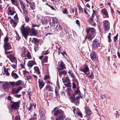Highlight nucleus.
<instances>
[{
  "label": "nucleus",
  "instance_id": "1",
  "mask_svg": "<svg viewBox=\"0 0 120 120\" xmlns=\"http://www.w3.org/2000/svg\"><path fill=\"white\" fill-rule=\"evenodd\" d=\"M24 25V24L22 25L20 29L22 35L26 40L27 39V37L29 35H31L33 34H36L37 31L34 28H32V32L30 28L27 27L25 28Z\"/></svg>",
  "mask_w": 120,
  "mask_h": 120
},
{
  "label": "nucleus",
  "instance_id": "2",
  "mask_svg": "<svg viewBox=\"0 0 120 120\" xmlns=\"http://www.w3.org/2000/svg\"><path fill=\"white\" fill-rule=\"evenodd\" d=\"M4 47L6 50H10L11 49L10 45L9 43L8 37L7 36L4 38Z\"/></svg>",
  "mask_w": 120,
  "mask_h": 120
},
{
  "label": "nucleus",
  "instance_id": "3",
  "mask_svg": "<svg viewBox=\"0 0 120 120\" xmlns=\"http://www.w3.org/2000/svg\"><path fill=\"white\" fill-rule=\"evenodd\" d=\"M20 101L16 102H13L11 106V107L12 110L16 109H18L19 107Z\"/></svg>",
  "mask_w": 120,
  "mask_h": 120
},
{
  "label": "nucleus",
  "instance_id": "4",
  "mask_svg": "<svg viewBox=\"0 0 120 120\" xmlns=\"http://www.w3.org/2000/svg\"><path fill=\"white\" fill-rule=\"evenodd\" d=\"M103 22L104 27V31H109L110 29V24L108 21L107 20H105Z\"/></svg>",
  "mask_w": 120,
  "mask_h": 120
},
{
  "label": "nucleus",
  "instance_id": "5",
  "mask_svg": "<svg viewBox=\"0 0 120 120\" xmlns=\"http://www.w3.org/2000/svg\"><path fill=\"white\" fill-rule=\"evenodd\" d=\"M79 96H77L76 98L75 99H74L73 97H71L70 100L72 102H74L76 105H77L79 104Z\"/></svg>",
  "mask_w": 120,
  "mask_h": 120
},
{
  "label": "nucleus",
  "instance_id": "6",
  "mask_svg": "<svg viewBox=\"0 0 120 120\" xmlns=\"http://www.w3.org/2000/svg\"><path fill=\"white\" fill-rule=\"evenodd\" d=\"M74 113L76 115L79 116L81 117H82V115L81 112H80V111L78 108L76 109V108H74L73 110Z\"/></svg>",
  "mask_w": 120,
  "mask_h": 120
},
{
  "label": "nucleus",
  "instance_id": "7",
  "mask_svg": "<svg viewBox=\"0 0 120 120\" xmlns=\"http://www.w3.org/2000/svg\"><path fill=\"white\" fill-rule=\"evenodd\" d=\"M79 70L80 71H82L83 72L86 74H89V70L87 65H86L84 68L80 69Z\"/></svg>",
  "mask_w": 120,
  "mask_h": 120
},
{
  "label": "nucleus",
  "instance_id": "8",
  "mask_svg": "<svg viewBox=\"0 0 120 120\" xmlns=\"http://www.w3.org/2000/svg\"><path fill=\"white\" fill-rule=\"evenodd\" d=\"M20 3L21 6V7L22 9L23 12L26 15H27V12L25 8V6L24 5L23 2L20 1Z\"/></svg>",
  "mask_w": 120,
  "mask_h": 120
},
{
  "label": "nucleus",
  "instance_id": "9",
  "mask_svg": "<svg viewBox=\"0 0 120 120\" xmlns=\"http://www.w3.org/2000/svg\"><path fill=\"white\" fill-rule=\"evenodd\" d=\"M22 88V87H18L17 89L14 88L12 89L11 93L12 94H14L18 93L19 91Z\"/></svg>",
  "mask_w": 120,
  "mask_h": 120
},
{
  "label": "nucleus",
  "instance_id": "10",
  "mask_svg": "<svg viewBox=\"0 0 120 120\" xmlns=\"http://www.w3.org/2000/svg\"><path fill=\"white\" fill-rule=\"evenodd\" d=\"M90 58L92 60H95L97 59L98 57L95 52H91L90 54Z\"/></svg>",
  "mask_w": 120,
  "mask_h": 120
},
{
  "label": "nucleus",
  "instance_id": "11",
  "mask_svg": "<svg viewBox=\"0 0 120 120\" xmlns=\"http://www.w3.org/2000/svg\"><path fill=\"white\" fill-rule=\"evenodd\" d=\"M36 64V63L35 60H32L28 62L27 66L31 68L34 65Z\"/></svg>",
  "mask_w": 120,
  "mask_h": 120
},
{
  "label": "nucleus",
  "instance_id": "12",
  "mask_svg": "<svg viewBox=\"0 0 120 120\" xmlns=\"http://www.w3.org/2000/svg\"><path fill=\"white\" fill-rule=\"evenodd\" d=\"M65 118V115L63 114H60L57 116L56 120H63Z\"/></svg>",
  "mask_w": 120,
  "mask_h": 120
},
{
  "label": "nucleus",
  "instance_id": "13",
  "mask_svg": "<svg viewBox=\"0 0 120 120\" xmlns=\"http://www.w3.org/2000/svg\"><path fill=\"white\" fill-rule=\"evenodd\" d=\"M26 3L29 4L32 10H34V9L35 5L34 3L33 2H30L28 0H26Z\"/></svg>",
  "mask_w": 120,
  "mask_h": 120
},
{
  "label": "nucleus",
  "instance_id": "14",
  "mask_svg": "<svg viewBox=\"0 0 120 120\" xmlns=\"http://www.w3.org/2000/svg\"><path fill=\"white\" fill-rule=\"evenodd\" d=\"M38 82L40 89H41L44 86L45 83L43 80H40L39 79L38 80Z\"/></svg>",
  "mask_w": 120,
  "mask_h": 120
},
{
  "label": "nucleus",
  "instance_id": "15",
  "mask_svg": "<svg viewBox=\"0 0 120 120\" xmlns=\"http://www.w3.org/2000/svg\"><path fill=\"white\" fill-rule=\"evenodd\" d=\"M93 47L94 48H97L99 46V44L98 42L95 40L93 42Z\"/></svg>",
  "mask_w": 120,
  "mask_h": 120
},
{
  "label": "nucleus",
  "instance_id": "16",
  "mask_svg": "<svg viewBox=\"0 0 120 120\" xmlns=\"http://www.w3.org/2000/svg\"><path fill=\"white\" fill-rule=\"evenodd\" d=\"M9 58L12 62L16 63L17 62L16 58L12 55H11L9 56Z\"/></svg>",
  "mask_w": 120,
  "mask_h": 120
},
{
  "label": "nucleus",
  "instance_id": "17",
  "mask_svg": "<svg viewBox=\"0 0 120 120\" xmlns=\"http://www.w3.org/2000/svg\"><path fill=\"white\" fill-rule=\"evenodd\" d=\"M7 12L8 14L11 15H13L14 14L16 13L15 11H12L10 8H8L7 10Z\"/></svg>",
  "mask_w": 120,
  "mask_h": 120
},
{
  "label": "nucleus",
  "instance_id": "18",
  "mask_svg": "<svg viewBox=\"0 0 120 120\" xmlns=\"http://www.w3.org/2000/svg\"><path fill=\"white\" fill-rule=\"evenodd\" d=\"M101 14L103 15H105L107 18H109V16L107 12L105 9H103L101 10Z\"/></svg>",
  "mask_w": 120,
  "mask_h": 120
},
{
  "label": "nucleus",
  "instance_id": "19",
  "mask_svg": "<svg viewBox=\"0 0 120 120\" xmlns=\"http://www.w3.org/2000/svg\"><path fill=\"white\" fill-rule=\"evenodd\" d=\"M46 90L49 91H53V88L49 85H47L46 86Z\"/></svg>",
  "mask_w": 120,
  "mask_h": 120
},
{
  "label": "nucleus",
  "instance_id": "20",
  "mask_svg": "<svg viewBox=\"0 0 120 120\" xmlns=\"http://www.w3.org/2000/svg\"><path fill=\"white\" fill-rule=\"evenodd\" d=\"M87 29L88 30L87 31V33H88L89 31H90L93 34V33L94 34V33L95 32V30L93 28H88Z\"/></svg>",
  "mask_w": 120,
  "mask_h": 120
},
{
  "label": "nucleus",
  "instance_id": "21",
  "mask_svg": "<svg viewBox=\"0 0 120 120\" xmlns=\"http://www.w3.org/2000/svg\"><path fill=\"white\" fill-rule=\"evenodd\" d=\"M27 52V51L26 49L25 48H23L22 49V51L21 54V56L23 57H26V53Z\"/></svg>",
  "mask_w": 120,
  "mask_h": 120
},
{
  "label": "nucleus",
  "instance_id": "22",
  "mask_svg": "<svg viewBox=\"0 0 120 120\" xmlns=\"http://www.w3.org/2000/svg\"><path fill=\"white\" fill-rule=\"evenodd\" d=\"M60 67L61 68H58V71H59L60 70H61L62 69H63L66 68L65 67V65L63 63V62L62 61L61 62V63L60 65Z\"/></svg>",
  "mask_w": 120,
  "mask_h": 120
},
{
  "label": "nucleus",
  "instance_id": "23",
  "mask_svg": "<svg viewBox=\"0 0 120 120\" xmlns=\"http://www.w3.org/2000/svg\"><path fill=\"white\" fill-rule=\"evenodd\" d=\"M67 72L65 70H64L60 71L59 73V75L61 77L62 75H64V76L66 74Z\"/></svg>",
  "mask_w": 120,
  "mask_h": 120
},
{
  "label": "nucleus",
  "instance_id": "24",
  "mask_svg": "<svg viewBox=\"0 0 120 120\" xmlns=\"http://www.w3.org/2000/svg\"><path fill=\"white\" fill-rule=\"evenodd\" d=\"M85 110V112L87 115H90L91 114V111L87 107H86Z\"/></svg>",
  "mask_w": 120,
  "mask_h": 120
},
{
  "label": "nucleus",
  "instance_id": "25",
  "mask_svg": "<svg viewBox=\"0 0 120 120\" xmlns=\"http://www.w3.org/2000/svg\"><path fill=\"white\" fill-rule=\"evenodd\" d=\"M10 23L13 24L14 27H15L16 26L17 23L12 19H10Z\"/></svg>",
  "mask_w": 120,
  "mask_h": 120
},
{
  "label": "nucleus",
  "instance_id": "26",
  "mask_svg": "<svg viewBox=\"0 0 120 120\" xmlns=\"http://www.w3.org/2000/svg\"><path fill=\"white\" fill-rule=\"evenodd\" d=\"M11 75L12 77L15 79L19 77L18 75L16 73H14L13 71L12 72Z\"/></svg>",
  "mask_w": 120,
  "mask_h": 120
},
{
  "label": "nucleus",
  "instance_id": "27",
  "mask_svg": "<svg viewBox=\"0 0 120 120\" xmlns=\"http://www.w3.org/2000/svg\"><path fill=\"white\" fill-rule=\"evenodd\" d=\"M23 82L21 80H19L15 82V86H17L22 84Z\"/></svg>",
  "mask_w": 120,
  "mask_h": 120
},
{
  "label": "nucleus",
  "instance_id": "28",
  "mask_svg": "<svg viewBox=\"0 0 120 120\" xmlns=\"http://www.w3.org/2000/svg\"><path fill=\"white\" fill-rule=\"evenodd\" d=\"M9 86V85L8 82H6L3 85V88L4 89L8 88Z\"/></svg>",
  "mask_w": 120,
  "mask_h": 120
},
{
  "label": "nucleus",
  "instance_id": "29",
  "mask_svg": "<svg viewBox=\"0 0 120 120\" xmlns=\"http://www.w3.org/2000/svg\"><path fill=\"white\" fill-rule=\"evenodd\" d=\"M94 37L93 35L92 36L91 35L88 34L85 37V38H87L89 40H91Z\"/></svg>",
  "mask_w": 120,
  "mask_h": 120
},
{
  "label": "nucleus",
  "instance_id": "30",
  "mask_svg": "<svg viewBox=\"0 0 120 120\" xmlns=\"http://www.w3.org/2000/svg\"><path fill=\"white\" fill-rule=\"evenodd\" d=\"M26 57L29 59H31L32 58V56L30 53L29 52H27L26 54Z\"/></svg>",
  "mask_w": 120,
  "mask_h": 120
},
{
  "label": "nucleus",
  "instance_id": "31",
  "mask_svg": "<svg viewBox=\"0 0 120 120\" xmlns=\"http://www.w3.org/2000/svg\"><path fill=\"white\" fill-rule=\"evenodd\" d=\"M34 68L35 71L36 73L38 74H40V73L39 71V69L38 67L36 66Z\"/></svg>",
  "mask_w": 120,
  "mask_h": 120
},
{
  "label": "nucleus",
  "instance_id": "32",
  "mask_svg": "<svg viewBox=\"0 0 120 120\" xmlns=\"http://www.w3.org/2000/svg\"><path fill=\"white\" fill-rule=\"evenodd\" d=\"M12 3L16 6H17L19 4L17 0H11Z\"/></svg>",
  "mask_w": 120,
  "mask_h": 120
},
{
  "label": "nucleus",
  "instance_id": "33",
  "mask_svg": "<svg viewBox=\"0 0 120 120\" xmlns=\"http://www.w3.org/2000/svg\"><path fill=\"white\" fill-rule=\"evenodd\" d=\"M94 13H93L92 15V16L91 17H90L88 19V22L89 23H90V24H91L92 22V21L93 20V18Z\"/></svg>",
  "mask_w": 120,
  "mask_h": 120
},
{
  "label": "nucleus",
  "instance_id": "34",
  "mask_svg": "<svg viewBox=\"0 0 120 120\" xmlns=\"http://www.w3.org/2000/svg\"><path fill=\"white\" fill-rule=\"evenodd\" d=\"M62 81L64 83L68 82L69 81V79L68 77H66L65 79L62 78Z\"/></svg>",
  "mask_w": 120,
  "mask_h": 120
},
{
  "label": "nucleus",
  "instance_id": "35",
  "mask_svg": "<svg viewBox=\"0 0 120 120\" xmlns=\"http://www.w3.org/2000/svg\"><path fill=\"white\" fill-rule=\"evenodd\" d=\"M4 74H5L6 75H9V73L8 71V69H6L5 67H4Z\"/></svg>",
  "mask_w": 120,
  "mask_h": 120
},
{
  "label": "nucleus",
  "instance_id": "36",
  "mask_svg": "<svg viewBox=\"0 0 120 120\" xmlns=\"http://www.w3.org/2000/svg\"><path fill=\"white\" fill-rule=\"evenodd\" d=\"M60 112L61 111L60 110H57L55 111L54 115L56 116L59 113H60Z\"/></svg>",
  "mask_w": 120,
  "mask_h": 120
},
{
  "label": "nucleus",
  "instance_id": "37",
  "mask_svg": "<svg viewBox=\"0 0 120 120\" xmlns=\"http://www.w3.org/2000/svg\"><path fill=\"white\" fill-rule=\"evenodd\" d=\"M34 106V105L33 104H30L29 107L28 108V110L30 111L32 110Z\"/></svg>",
  "mask_w": 120,
  "mask_h": 120
},
{
  "label": "nucleus",
  "instance_id": "38",
  "mask_svg": "<svg viewBox=\"0 0 120 120\" xmlns=\"http://www.w3.org/2000/svg\"><path fill=\"white\" fill-rule=\"evenodd\" d=\"M33 40L34 42L36 45H38L39 44V42L38 39L36 38H33Z\"/></svg>",
  "mask_w": 120,
  "mask_h": 120
},
{
  "label": "nucleus",
  "instance_id": "39",
  "mask_svg": "<svg viewBox=\"0 0 120 120\" xmlns=\"http://www.w3.org/2000/svg\"><path fill=\"white\" fill-rule=\"evenodd\" d=\"M80 92L79 88H77V90H75V94H80Z\"/></svg>",
  "mask_w": 120,
  "mask_h": 120
},
{
  "label": "nucleus",
  "instance_id": "40",
  "mask_svg": "<svg viewBox=\"0 0 120 120\" xmlns=\"http://www.w3.org/2000/svg\"><path fill=\"white\" fill-rule=\"evenodd\" d=\"M52 22L53 23H56L58 22L57 19L55 17H53L52 18Z\"/></svg>",
  "mask_w": 120,
  "mask_h": 120
},
{
  "label": "nucleus",
  "instance_id": "41",
  "mask_svg": "<svg viewBox=\"0 0 120 120\" xmlns=\"http://www.w3.org/2000/svg\"><path fill=\"white\" fill-rule=\"evenodd\" d=\"M48 21L46 20L42 21V23L44 25H46L48 23Z\"/></svg>",
  "mask_w": 120,
  "mask_h": 120
},
{
  "label": "nucleus",
  "instance_id": "42",
  "mask_svg": "<svg viewBox=\"0 0 120 120\" xmlns=\"http://www.w3.org/2000/svg\"><path fill=\"white\" fill-rule=\"evenodd\" d=\"M45 114H43V116H41V120H45Z\"/></svg>",
  "mask_w": 120,
  "mask_h": 120
},
{
  "label": "nucleus",
  "instance_id": "43",
  "mask_svg": "<svg viewBox=\"0 0 120 120\" xmlns=\"http://www.w3.org/2000/svg\"><path fill=\"white\" fill-rule=\"evenodd\" d=\"M50 78L49 75H45V77L44 78V80H45L47 79H49Z\"/></svg>",
  "mask_w": 120,
  "mask_h": 120
},
{
  "label": "nucleus",
  "instance_id": "44",
  "mask_svg": "<svg viewBox=\"0 0 120 120\" xmlns=\"http://www.w3.org/2000/svg\"><path fill=\"white\" fill-rule=\"evenodd\" d=\"M26 78L28 80L31 79H32V76L31 75H29L27 76Z\"/></svg>",
  "mask_w": 120,
  "mask_h": 120
},
{
  "label": "nucleus",
  "instance_id": "45",
  "mask_svg": "<svg viewBox=\"0 0 120 120\" xmlns=\"http://www.w3.org/2000/svg\"><path fill=\"white\" fill-rule=\"evenodd\" d=\"M48 59V57L47 56H46L43 60V62L45 63L47 61V59Z\"/></svg>",
  "mask_w": 120,
  "mask_h": 120
},
{
  "label": "nucleus",
  "instance_id": "46",
  "mask_svg": "<svg viewBox=\"0 0 120 120\" xmlns=\"http://www.w3.org/2000/svg\"><path fill=\"white\" fill-rule=\"evenodd\" d=\"M111 35V33H109V35L108 36V38L109 39L108 41L109 42H110L111 41V38H110V36Z\"/></svg>",
  "mask_w": 120,
  "mask_h": 120
},
{
  "label": "nucleus",
  "instance_id": "47",
  "mask_svg": "<svg viewBox=\"0 0 120 120\" xmlns=\"http://www.w3.org/2000/svg\"><path fill=\"white\" fill-rule=\"evenodd\" d=\"M118 34H117L116 36L114 37V40L115 42L116 41L117 39V37L118 36Z\"/></svg>",
  "mask_w": 120,
  "mask_h": 120
},
{
  "label": "nucleus",
  "instance_id": "48",
  "mask_svg": "<svg viewBox=\"0 0 120 120\" xmlns=\"http://www.w3.org/2000/svg\"><path fill=\"white\" fill-rule=\"evenodd\" d=\"M25 21H26V22H28L29 21V19L28 17L27 16H26L25 17Z\"/></svg>",
  "mask_w": 120,
  "mask_h": 120
},
{
  "label": "nucleus",
  "instance_id": "49",
  "mask_svg": "<svg viewBox=\"0 0 120 120\" xmlns=\"http://www.w3.org/2000/svg\"><path fill=\"white\" fill-rule=\"evenodd\" d=\"M9 82L11 84L12 86H15V82Z\"/></svg>",
  "mask_w": 120,
  "mask_h": 120
},
{
  "label": "nucleus",
  "instance_id": "50",
  "mask_svg": "<svg viewBox=\"0 0 120 120\" xmlns=\"http://www.w3.org/2000/svg\"><path fill=\"white\" fill-rule=\"evenodd\" d=\"M39 113H41L42 112L43 113V114H45V113H44V112L43 111L42 109L40 108L39 109Z\"/></svg>",
  "mask_w": 120,
  "mask_h": 120
},
{
  "label": "nucleus",
  "instance_id": "51",
  "mask_svg": "<svg viewBox=\"0 0 120 120\" xmlns=\"http://www.w3.org/2000/svg\"><path fill=\"white\" fill-rule=\"evenodd\" d=\"M76 24L78 25V26H80L79 22L78 20H76Z\"/></svg>",
  "mask_w": 120,
  "mask_h": 120
},
{
  "label": "nucleus",
  "instance_id": "52",
  "mask_svg": "<svg viewBox=\"0 0 120 120\" xmlns=\"http://www.w3.org/2000/svg\"><path fill=\"white\" fill-rule=\"evenodd\" d=\"M15 120H20V117L19 116H16L15 117Z\"/></svg>",
  "mask_w": 120,
  "mask_h": 120
},
{
  "label": "nucleus",
  "instance_id": "53",
  "mask_svg": "<svg viewBox=\"0 0 120 120\" xmlns=\"http://www.w3.org/2000/svg\"><path fill=\"white\" fill-rule=\"evenodd\" d=\"M14 18L15 19V20H18V19L17 14H16L15 15V16H14Z\"/></svg>",
  "mask_w": 120,
  "mask_h": 120
},
{
  "label": "nucleus",
  "instance_id": "54",
  "mask_svg": "<svg viewBox=\"0 0 120 120\" xmlns=\"http://www.w3.org/2000/svg\"><path fill=\"white\" fill-rule=\"evenodd\" d=\"M63 13L64 14H67L68 12L67 10L66 9H65L64 10L62 11Z\"/></svg>",
  "mask_w": 120,
  "mask_h": 120
},
{
  "label": "nucleus",
  "instance_id": "55",
  "mask_svg": "<svg viewBox=\"0 0 120 120\" xmlns=\"http://www.w3.org/2000/svg\"><path fill=\"white\" fill-rule=\"evenodd\" d=\"M68 83L67 84H64V85L67 87H69L70 86V83L68 82Z\"/></svg>",
  "mask_w": 120,
  "mask_h": 120
},
{
  "label": "nucleus",
  "instance_id": "56",
  "mask_svg": "<svg viewBox=\"0 0 120 120\" xmlns=\"http://www.w3.org/2000/svg\"><path fill=\"white\" fill-rule=\"evenodd\" d=\"M76 87V84L74 83H72V88H75Z\"/></svg>",
  "mask_w": 120,
  "mask_h": 120
},
{
  "label": "nucleus",
  "instance_id": "57",
  "mask_svg": "<svg viewBox=\"0 0 120 120\" xmlns=\"http://www.w3.org/2000/svg\"><path fill=\"white\" fill-rule=\"evenodd\" d=\"M79 10H80V11H81L82 12H83V9L82 8H81V6H80L79 7Z\"/></svg>",
  "mask_w": 120,
  "mask_h": 120
},
{
  "label": "nucleus",
  "instance_id": "58",
  "mask_svg": "<svg viewBox=\"0 0 120 120\" xmlns=\"http://www.w3.org/2000/svg\"><path fill=\"white\" fill-rule=\"evenodd\" d=\"M33 76H34L35 80V81H37V76L35 75H33Z\"/></svg>",
  "mask_w": 120,
  "mask_h": 120
},
{
  "label": "nucleus",
  "instance_id": "59",
  "mask_svg": "<svg viewBox=\"0 0 120 120\" xmlns=\"http://www.w3.org/2000/svg\"><path fill=\"white\" fill-rule=\"evenodd\" d=\"M53 23H53H52V25H51V26L52 28H54V27H55V23Z\"/></svg>",
  "mask_w": 120,
  "mask_h": 120
},
{
  "label": "nucleus",
  "instance_id": "60",
  "mask_svg": "<svg viewBox=\"0 0 120 120\" xmlns=\"http://www.w3.org/2000/svg\"><path fill=\"white\" fill-rule=\"evenodd\" d=\"M67 92H68V93L69 94H71L70 93V91H71V90L70 89L68 88V89H67Z\"/></svg>",
  "mask_w": 120,
  "mask_h": 120
},
{
  "label": "nucleus",
  "instance_id": "61",
  "mask_svg": "<svg viewBox=\"0 0 120 120\" xmlns=\"http://www.w3.org/2000/svg\"><path fill=\"white\" fill-rule=\"evenodd\" d=\"M89 77L91 78H94V75H93L91 74L89 76Z\"/></svg>",
  "mask_w": 120,
  "mask_h": 120
},
{
  "label": "nucleus",
  "instance_id": "62",
  "mask_svg": "<svg viewBox=\"0 0 120 120\" xmlns=\"http://www.w3.org/2000/svg\"><path fill=\"white\" fill-rule=\"evenodd\" d=\"M15 96L16 97L19 98L21 96V95L18 94L15 95Z\"/></svg>",
  "mask_w": 120,
  "mask_h": 120
},
{
  "label": "nucleus",
  "instance_id": "63",
  "mask_svg": "<svg viewBox=\"0 0 120 120\" xmlns=\"http://www.w3.org/2000/svg\"><path fill=\"white\" fill-rule=\"evenodd\" d=\"M5 50V53L6 54H8L11 52H8L7 51V50Z\"/></svg>",
  "mask_w": 120,
  "mask_h": 120
},
{
  "label": "nucleus",
  "instance_id": "64",
  "mask_svg": "<svg viewBox=\"0 0 120 120\" xmlns=\"http://www.w3.org/2000/svg\"><path fill=\"white\" fill-rule=\"evenodd\" d=\"M49 53V51L48 50H47L45 52V53H44V54L45 55H47Z\"/></svg>",
  "mask_w": 120,
  "mask_h": 120
}]
</instances>
